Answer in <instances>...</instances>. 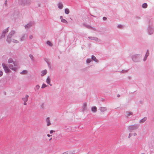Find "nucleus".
Here are the masks:
<instances>
[{
  "instance_id": "obj_1",
  "label": "nucleus",
  "mask_w": 154,
  "mask_h": 154,
  "mask_svg": "<svg viewBox=\"0 0 154 154\" xmlns=\"http://www.w3.org/2000/svg\"><path fill=\"white\" fill-rule=\"evenodd\" d=\"M8 62L9 68L14 71H16L17 69V65L14 62H13L12 59L11 58L9 59Z\"/></svg>"
},
{
  "instance_id": "obj_2",
  "label": "nucleus",
  "mask_w": 154,
  "mask_h": 154,
  "mask_svg": "<svg viewBox=\"0 0 154 154\" xmlns=\"http://www.w3.org/2000/svg\"><path fill=\"white\" fill-rule=\"evenodd\" d=\"M2 65L5 72L6 73H9L10 72V69L8 68V67L5 65V63H3Z\"/></svg>"
},
{
  "instance_id": "obj_3",
  "label": "nucleus",
  "mask_w": 154,
  "mask_h": 154,
  "mask_svg": "<svg viewBox=\"0 0 154 154\" xmlns=\"http://www.w3.org/2000/svg\"><path fill=\"white\" fill-rule=\"evenodd\" d=\"M29 97V96L27 95H26L23 98V100L24 102V105H26V102L28 100V98Z\"/></svg>"
},
{
  "instance_id": "obj_4",
  "label": "nucleus",
  "mask_w": 154,
  "mask_h": 154,
  "mask_svg": "<svg viewBox=\"0 0 154 154\" xmlns=\"http://www.w3.org/2000/svg\"><path fill=\"white\" fill-rule=\"evenodd\" d=\"M87 104L86 103H83L82 106V109L83 111L87 109Z\"/></svg>"
},
{
  "instance_id": "obj_5",
  "label": "nucleus",
  "mask_w": 154,
  "mask_h": 154,
  "mask_svg": "<svg viewBox=\"0 0 154 154\" xmlns=\"http://www.w3.org/2000/svg\"><path fill=\"white\" fill-rule=\"evenodd\" d=\"M46 122L47 123V125L48 126H49L51 125V123L50 122V120L49 119V118L48 117L46 119Z\"/></svg>"
},
{
  "instance_id": "obj_6",
  "label": "nucleus",
  "mask_w": 154,
  "mask_h": 154,
  "mask_svg": "<svg viewBox=\"0 0 154 154\" xmlns=\"http://www.w3.org/2000/svg\"><path fill=\"white\" fill-rule=\"evenodd\" d=\"M60 19H61V21L62 22H63L64 23H68L67 21L66 20H65V19H64L63 18V17H62V16H61L60 17Z\"/></svg>"
},
{
  "instance_id": "obj_7",
  "label": "nucleus",
  "mask_w": 154,
  "mask_h": 154,
  "mask_svg": "<svg viewBox=\"0 0 154 154\" xmlns=\"http://www.w3.org/2000/svg\"><path fill=\"white\" fill-rule=\"evenodd\" d=\"M50 81L51 79L49 77H48L47 80H46V82L50 85L51 86V85L50 84Z\"/></svg>"
},
{
  "instance_id": "obj_8",
  "label": "nucleus",
  "mask_w": 154,
  "mask_h": 154,
  "mask_svg": "<svg viewBox=\"0 0 154 154\" xmlns=\"http://www.w3.org/2000/svg\"><path fill=\"white\" fill-rule=\"evenodd\" d=\"M41 73H42V74H41L42 76H43L47 73V71L46 70H44L42 71L41 72Z\"/></svg>"
},
{
  "instance_id": "obj_9",
  "label": "nucleus",
  "mask_w": 154,
  "mask_h": 154,
  "mask_svg": "<svg viewBox=\"0 0 154 154\" xmlns=\"http://www.w3.org/2000/svg\"><path fill=\"white\" fill-rule=\"evenodd\" d=\"M73 152L71 151H67L63 152V154H73Z\"/></svg>"
},
{
  "instance_id": "obj_10",
  "label": "nucleus",
  "mask_w": 154,
  "mask_h": 154,
  "mask_svg": "<svg viewBox=\"0 0 154 154\" xmlns=\"http://www.w3.org/2000/svg\"><path fill=\"white\" fill-rule=\"evenodd\" d=\"M92 111L94 112H95L97 111V109L96 106H94L91 108Z\"/></svg>"
},
{
  "instance_id": "obj_11",
  "label": "nucleus",
  "mask_w": 154,
  "mask_h": 154,
  "mask_svg": "<svg viewBox=\"0 0 154 154\" xmlns=\"http://www.w3.org/2000/svg\"><path fill=\"white\" fill-rule=\"evenodd\" d=\"M58 7L59 8L62 9L63 7V5L61 3H59L58 4Z\"/></svg>"
},
{
  "instance_id": "obj_12",
  "label": "nucleus",
  "mask_w": 154,
  "mask_h": 154,
  "mask_svg": "<svg viewBox=\"0 0 154 154\" xmlns=\"http://www.w3.org/2000/svg\"><path fill=\"white\" fill-rule=\"evenodd\" d=\"M65 12L66 14H68L69 13V11L68 9L66 8L65 10Z\"/></svg>"
},
{
  "instance_id": "obj_13",
  "label": "nucleus",
  "mask_w": 154,
  "mask_h": 154,
  "mask_svg": "<svg viewBox=\"0 0 154 154\" xmlns=\"http://www.w3.org/2000/svg\"><path fill=\"white\" fill-rule=\"evenodd\" d=\"M149 55V53L148 52V50H147V53H146V54L144 58V60H146V59H147V57Z\"/></svg>"
},
{
  "instance_id": "obj_14",
  "label": "nucleus",
  "mask_w": 154,
  "mask_h": 154,
  "mask_svg": "<svg viewBox=\"0 0 154 154\" xmlns=\"http://www.w3.org/2000/svg\"><path fill=\"white\" fill-rule=\"evenodd\" d=\"M91 58H92V59L94 61H95V62L97 61V60L96 59V57L95 56H92Z\"/></svg>"
},
{
  "instance_id": "obj_15",
  "label": "nucleus",
  "mask_w": 154,
  "mask_h": 154,
  "mask_svg": "<svg viewBox=\"0 0 154 154\" xmlns=\"http://www.w3.org/2000/svg\"><path fill=\"white\" fill-rule=\"evenodd\" d=\"M146 119V118H144L140 121V123H143L144 122Z\"/></svg>"
},
{
  "instance_id": "obj_16",
  "label": "nucleus",
  "mask_w": 154,
  "mask_h": 154,
  "mask_svg": "<svg viewBox=\"0 0 154 154\" xmlns=\"http://www.w3.org/2000/svg\"><path fill=\"white\" fill-rule=\"evenodd\" d=\"M147 6V5L146 3H144L143 4L142 7L144 8H146Z\"/></svg>"
},
{
  "instance_id": "obj_17",
  "label": "nucleus",
  "mask_w": 154,
  "mask_h": 154,
  "mask_svg": "<svg viewBox=\"0 0 154 154\" xmlns=\"http://www.w3.org/2000/svg\"><path fill=\"white\" fill-rule=\"evenodd\" d=\"M100 110L102 112H103L106 110V109L105 108H101Z\"/></svg>"
},
{
  "instance_id": "obj_18",
  "label": "nucleus",
  "mask_w": 154,
  "mask_h": 154,
  "mask_svg": "<svg viewBox=\"0 0 154 154\" xmlns=\"http://www.w3.org/2000/svg\"><path fill=\"white\" fill-rule=\"evenodd\" d=\"M132 113L131 112H127L126 113V115L128 116L131 115H132Z\"/></svg>"
},
{
  "instance_id": "obj_19",
  "label": "nucleus",
  "mask_w": 154,
  "mask_h": 154,
  "mask_svg": "<svg viewBox=\"0 0 154 154\" xmlns=\"http://www.w3.org/2000/svg\"><path fill=\"white\" fill-rule=\"evenodd\" d=\"M27 71L26 70H24L21 72L20 73L22 74H26L27 73Z\"/></svg>"
},
{
  "instance_id": "obj_20",
  "label": "nucleus",
  "mask_w": 154,
  "mask_h": 154,
  "mask_svg": "<svg viewBox=\"0 0 154 154\" xmlns=\"http://www.w3.org/2000/svg\"><path fill=\"white\" fill-rule=\"evenodd\" d=\"M40 88V86L38 85H37L36 86L35 89L36 90H38Z\"/></svg>"
},
{
  "instance_id": "obj_21",
  "label": "nucleus",
  "mask_w": 154,
  "mask_h": 154,
  "mask_svg": "<svg viewBox=\"0 0 154 154\" xmlns=\"http://www.w3.org/2000/svg\"><path fill=\"white\" fill-rule=\"evenodd\" d=\"M47 44L50 45V46H52V43L49 41H48L47 42Z\"/></svg>"
},
{
  "instance_id": "obj_22",
  "label": "nucleus",
  "mask_w": 154,
  "mask_h": 154,
  "mask_svg": "<svg viewBox=\"0 0 154 154\" xmlns=\"http://www.w3.org/2000/svg\"><path fill=\"white\" fill-rule=\"evenodd\" d=\"M46 86H47V85L45 84H43L42 85L41 87V88H45Z\"/></svg>"
},
{
  "instance_id": "obj_23",
  "label": "nucleus",
  "mask_w": 154,
  "mask_h": 154,
  "mask_svg": "<svg viewBox=\"0 0 154 154\" xmlns=\"http://www.w3.org/2000/svg\"><path fill=\"white\" fill-rule=\"evenodd\" d=\"M15 33V31H12L10 32L11 35H12V34H14Z\"/></svg>"
},
{
  "instance_id": "obj_24",
  "label": "nucleus",
  "mask_w": 154,
  "mask_h": 154,
  "mask_svg": "<svg viewBox=\"0 0 154 154\" xmlns=\"http://www.w3.org/2000/svg\"><path fill=\"white\" fill-rule=\"evenodd\" d=\"M91 61V60L90 59H88L86 60L87 63H89Z\"/></svg>"
},
{
  "instance_id": "obj_25",
  "label": "nucleus",
  "mask_w": 154,
  "mask_h": 154,
  "mask_svg": "<svg viewBox=\"0 0 154 154\" xmlns=\"http://www.w3.org/2000/svg\"><path fill=\"white\" fill-rule=\"evenodd\" d=\"M55 132V131H54L51 130L50 131V133L51 134H52L53 133H54Z\"/></svg>"
},
{
  "instance_id": "obj_26",
  "label": "nucleus",
  "mask_w": 154,
  "mask_h": 154,
  "mask_svg": "<svg viewBox=\"0 0 154 154\" xmlns=\"http://www.w3.org/2000/svg\"><path fill=\"white\" fill-rule=\"evenodd\" d=\"M10 35H9L8 36V38H7V40L8 41V42H9V41H10Z\"/></svg>"
},
{
  "instance_id": "obj_27",
  "label": "nucleus",
  "mask_w": 154,
  "mask_h": 154,
  "mask_svg": "<svg viewBox=\"0 0 154 154\" xmlns=\"http://www.w3.org/2000/svg\"><path fill=\"white\" fill-rule=\"evenodd\" d=\"M13 42L15 43H17L18 42V41L17 40L14 39L13 40Z\"/></svg>"
},
{
  "instance_id": "obj_28",
  "label": "nucleus",
  "mask_w": 154,
  "mask_h": 154,
  "mask_svg": "<svg viewBox=\"0 0 154 154\" xmlns=\"http://www.w3.org/2000/svg\"><path fill=\"white\" fill-rule=\"evenodd\" d=\"M3 74V72L1 71H0V77L2 76Z\"/></svg>"
},
{
  "instance_id": "obj_29",
  "label": "nucleus",
  "mask_w": 154,
  "mask_h": 154,
  "mask_svg": "<svg viewBox=\"0 0 154 154\" xmlns=\"http://www.w3.org/2000/svg\"><path fill=\"white\" fill-rule=\"evenodd\" d=\"M8 29H7L5 30L3 32L4 33H6L7 32H8Z\"/></svg>"
},
{
  "instance_id": "obj_30",
  "label": "nucleus",
  "mask_w": 154,
  "mask_h": 154,
  "mask_svg": "<svg viewBox=\"0 0 154 154\" xmlns=\"http://www.w3.org/2000/svg\"><path fill=\"white\" fill-rule=\"evenodd\" d=\"M29 38L30 39H32L33 38L32 36V35H30L29 36Z\"/></svg>"
},
{
  "instance_id": "obj_31",
  "label": "nucleus",
  "mask_w": 154,
  "mask_h": 154,
  "mask_svg": "<svg viewBox=\"0 0 154 154\" xmlns=\"http://www.w3.org/2000/svg\"><path fill=\"white\" fill-rule=\"evenodd\" d=\"M103 19L104 20H105L106 19V18L105 17H103Z\"/></svg>"
},
{
  "instance_id": "obj_32",
  "label": "nucleus",
  "mask_w": 154,
  "mask_h": 154,
  "mask_svg": "<svg viewBox=\"0 0 154 154\" xmlns=\"http://www.w3.org/2000/svg\"><path fill=\"white\" fill-rule=\"evenodd\" d=\"M47 136H48V137H51V136H52V135H50V134H47Z\"/></svg>"
},
{
  "instance_id": "obj_33",
  "label": "nucleus",
  "mask_w": 154,
  "mask_h": 154,
  "mask_svg": "<svg viewBox=\"0 0 154 154\" xmlns=\"http://www.w3.org/2000/svg\"><path fill=\"white\" fill-rule=\"evenodd\" d=\"M122 27V26L121 25H119L118 26V27L119 28H121Z\"/></svg>"
},
{
  "instance_id": "obj_34",
  "label": "nucleus",
  "mask_w": 154,
  "mask_h": 154,
  "mask_svg": "<svg viewBox=\"0 0 154 154\" xmlns=\"http://www.w3.org/2000/svg\"><path fill=\"white\" fill-rule=\"evenodd\" d=\"M28 25H29V24L26 25V26H25V28H26V27H28Z\"/></svg>"
},
{
  "instance_id": "obj_35",
  "label": "nucleus",
  "mask_w": 154,
  "mask_h": 154,
  "mask_svg": "<svg viewBox=\"0 0 154 154\" xmlns=\"http://www.w3.org/2000/svg\"><path fill=\"white\" fill-rule=\"evenodd\" d=\"M30 57L31 58H32V55H30Z\"/></svg>"
},
{
  "instance_id": "obj_36",
  "label": "nucleus",
  "mask_w": 154,
  "mask_h": 154,
  "mask_svg": "<svg viewBox=\"0 0 154 154\" xmlns=\"http://www.w3.org/2000/svg\"><path fill=\"white\" fill-rule=\"evenodd\" d=\"M52 139V137L51 138H50V139H49V140H51Z\"/></svg>"
},
{
  "instance_id": "obj_37",
  "label": "nucleus",
  "mask_w": 154,
  "mask_h": 154,
  "mask_svg": "<svg viewBox=\"0 0 154 154\" xmlns=\"http://www.w3.org/2000/svg\"><path fill=\"white\" fill-rule=\"evenodd\" d=\"M23 40V39H22V38H21V41H22V40Z\"/></svg>"
},
{
  "instance_id": "obj_38",
  "label": "nucleus",
  "mask_w": 154,
  "mask_h": 154,
  "mask_svg": "<svg viewBox=\"0 0 154 154\" xmlns=\"http://www.w3.org/2000/svg\"><path fill=\"white\" fill-rule=\"evenodd\" d=\"M119 96H119V95H118V97H119Z\"/></svg>"
},
{
  "instance_id": "obj_39",
  "label": "nucleus",
  "mask_w": 154,
  "mask_h": 154,
  "mask_svg": "<svg viewBox=\"0 0 154 154\" xmlns=\"http://www.w3.org/2000/svg\"><path fill=\"white\" fill-rule=\"evenodd\" d=\"M133 60H134V58H133Z\"/></svg>"
},
{
  "instance_id": "obj_40",
  "label": "nucleus",
  "mask_w": 154,
  "mask_h": 154,
  "mask_svg": "<svg viewBox=\"0 0 154 154\" xmlns=\"http://www.w3.org/2000/svg\"><path fill=\"white\" fill-rule=\"evenodd\" d=\"M144 154V153H143V154Z\"/></svg>"
}]
</instances>
